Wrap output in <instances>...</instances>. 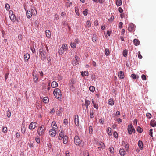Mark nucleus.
Masks as SVG:
<instances>
[{
    "label": "nucleus",
    "mask_w": 156,
    "mask_h": 156,
    "mask_svg": "<svg viewBox=\"0 0 156 156\" xmlns=\"http://www.w3.org/2000/svg\"><path fill=\"white\" fill-rule=\"evenodd\" d=\"M41 48L39 50V55L42 60L44 61L46 57V55L47 53L45 51L44 49L43 48L44 46L43 45H41Z\"/></svg>",
    "instance_id": "f257e3e1"
},
{
    "label": "nucleus",
    "mask_w": 156,
    "mask_h": 156,
    "mask_svg": "<svg viewBox=\"0 0 156 156\" xmlns=\"http://www.w3.org/2000/svg\"><path fill=\"white\" fill-rule=\"evenodd\" d=\"M53 94L56 98L61 101L62 98V95L61 94V90L59 88L55 89Z\"/></svg>",
    "instance_id": "f03ea898"
},
{
    "label": "nucleus",
    "mask_w": 156,
    "mask_h": 156,
    "mask_svg": "<svg viewBox=\"0 0 156 156\" xmlns=\"http://www.w3.org/2000/svg\"><path fill=\"white\" fill-rule=\"evenodd\" d=\"M37 12L36 9H31L30 10L27 11L26 15L28 18H30L32 15L35 16L37 14Z\"/></svg>",
    "instance_id": "7ed1b4c3"
},
{
    "label": "nucleus",
    "mask_w": 156,
    "mask_h": 156,
    "mask_svg": "<svg viewBox=\"0 0 156 156\" xmlns=\"http://www.w3.org/2000/svg\"><path fill=\"white\" fill-rule=\"evenodd\" d=\"M68 50L67 45V44H63L62 46L60 48V49L59 50L58 53L59 55H62L65 51H67Z\"/></svg>",
    "instance_id": "20e7f679"
},
{
    "label": "nucleus",
    "mask_w": 156,
    "mask_h": 156,
    "mask_svg": "<svg viewBox=\"0 0 156 156\" xmlns=\"http://www.w3.org/2000/svg\"><path fill=\"white\" fill-rule=\"evenodd\" d=\"M128 133L129 134H131L133 133H135V130L134 127L132 125H129L127 129Z\"/></svg>",
    "instance_id": "39448f33"
},
{
    "label": "nucleus",
    "mask_w": 156,
    "mask_h": 156,
    "mask_svg": "<svg viewBox=\"0 0 156 156\" xmlns=\"http://www.w3.org/2000/svg\"><path fill=\"white\" fill-rule=\"evenodd\" d=\"M32 75L34 77V82L35 83L38 82V75L35 71H33Z\"/></svg>",
    "instance_id": "423d86ee"
},
{
    "label": "nucleus",
    "mask_w": 156,
    "mask_h": 156,
    "mask_svg": "<svg viewBox=\"0 0 156 156\" xmlns=\"http://www.w3.org/2000/svg\"><path fill=\"white\" fill-rule=\"evenodd\" d=\"M80 140L79 137L77 136H76L74 138V142L76 145H80Z\"/></svg>",
    "instance_id": "0eeeda50"
},
{
    "label": "nucleus",
    "mask_w": 156,
    "mask_h": 156,
    "mask_svg": "<svg viewBox=\"0 0 156 156\" xmlns=\"http://www.w3.org/2000/svg\"><path fill=\"white\" fill-rule=\"evenodd\" d=\"M44 126H41L37 130L38 134L39 135H42L44 132Z\"/></svg>",
    "instance_id": "6e6552de"
},
{
    "label": "nucleus",
    "mask_w": 156,
    "mask_h": 156,
    "mask_svg": "<svg viewBox=\"0 0 156 156\" xmlns=\"http://www.w3.org/2000/svg\"><path fill=\"white\" fill-rule=\"evenodd\" d=\"M37 123L34 122H31L29 126V128L30 129H33L35 127H37Z\"/></svg>",
    "instance_id": "1a4fd4ad"
},
{
    "label": "nucleus",
    "mask_w": 156,
    "mask_h": 156,
    "mask_svg": "<svg viewBox=\"0 0 156 156\" xmlns=\"http://www.w3.org/2000/svg\"><path fill=\"white\" fill-rule=\"evenodd\" d=\"M13 12L10 11L9 12V17L10 20L14 22L16 20V16L14 14H13Z\"/></svg>",
    "instance_id": "9d476101"
},
{
    "label": "nucleus",
    "mask_w": 156,
    "mask_h": 156,
    "mask_svg": "<svg viewBox=\"0 0 156 156\" xmlns=\"http://www.w3.org/2000/svg\"><path fill=\"white\" fill-rule=\"evenodd\" d=\"M134 28L135 25L133 23L129 24L128 28V30L129 32H132L134 30Z\"/></svg>",
    "instance_id": "9b49d317"
},
{
    "label": "nucleus",
    "mask_w": 156,
    "mask_h": 156,
    "mask_svg": "<svg viewBox=\"0 0 156 156\" xmlns=\"http://www.w3.org/2000/svg\"><path fill=\"white\" fill-rule=\"evenodd\" d=\"M74 122L75 125L77 126H79V119L78 118V115H76L75 116Z\"/></svg>",
    "instance_id": "f8f14e48"
},
{
    "label": "nucleus",
    "mask_w": 156,
    "mask_h": 156,
    "mask_svg": "<svg viewBox=\"0 0 156 156\" xmlns=\"http://www.w3.org/2000/svg\"><path fill=\"white\" fill-rule=\"evenodd\" d=\"M56 132L55 129H51L49 131V134L52 136H54L56 135Z\"/></svg>",
    "instance_id": "ddd939ff"
},
{
    "label": "nucleus",
    "mask_w": 156,
    "mask_h": 156,
    "mask_svg": "<svg viewBox=\"0 0 156 156\" xmlns=\"http://www.w3.org/2000/svg\"><path fill=\"white\" fill-rule=\"evenodd\" d=\"M118 76L121 79H124L125 76L123 72L122 71H120L118 73Z\"/></svg>",
    "instance_id": "4468645a"
},
{
    "label": "nucleus",
    "mask_w": 156,
    "mask_h": 156,
    "mask_svg": "<svg viewBox=\"0 0 156 156\" xmlns=\"http://www.w3.org/2000/svg\"><path fill=\"white\" fill-rule=\"evenodd\" d=\"M76 80L75 79L72 78L69 81V85H73L74 84L76 83Z\"/></svg>",
    "instance_id": "2eb2a0df"
},
{
    "label": "nucleus",
    "mask_w": 156,
    "mask_h": 156,
    "mask_svg": "<svg viewBox=\"0 0 156 156\" xmlns=\"http://www.w3.org/2000/svg\"><path fill=\"white\" fill-rule=\"evenodd\" d=\"M24 60L25 61H27L30 58V55L29 54L26 53L24 55Z\"/></svg>",
    "instance_id": "dca6fc26"
},
{
    "label": "nucleus",
    "mask_w": 156,
    "mask_h": 156,
    "mask_svg": "<svg viewBox=\"0 0 156 156\" xmlns=\"http://www.w3.org/2000/svg\"><path fill=\"white\" fill-rule=\"evenodd\" d=\"M138 146L141 150L143 149V144L142 141L139 140L138 142Z\"/></svg>",
    "instance_id": "f3484780"
},
{
    "label": "nucleus",
    "mask_w": 156,
    "mask_h": 156,
    "mask_svg": "<svg viewBox=\"0 0 156 156\" xmlns=\"http://www.w3.org/2000/svg\"><path fill=\"white\" fill-rule=\"evenodd\" d=\"M150 125L153 127H154L156 126V121L155 120H152L150 122Z\"/></svg>",
    "instance_id": "a211bd4d"
},
{
    "label": "nucleus",
    "mask_w": 156,
    "mask_h": 156,
    "mask_svg": "<svg viewBox=\"0 0 156 156\" xmlns=\"http://www.w3.org/2000/svg\"><path fill=\"white\" fill-rule=\"evenodd\" d=\"M62 139L63 143L65 144H67L68 142V136L66 135H65L64 137H62Z\"/></svg>",
    "instance_id": "6ab92c4d"
},
{
    "label": "nucleus",
    "mask_w": 156,
    "mask_h": 156,
    "mask_svg": "<svg viewBox=\"0 0 156 156\" xmlns=\"http://www.w3.org/2000/svg\"><path fill=\"white\" fill-rule=\"evenodd\" d=\"M133 43L135 46H137L139 45L140 42L138 39H135L133 40Z\"/></svg>",
    "instance_id": "aec40b11"
},
{
    "label": "nucleus",
    "mask_w": 156,
    "mask_h": 156,
    "mask_svg": "<svg viewBox=\"0 0 156 156\" xmlns=\"http://www.w3.org/2000/svg\"><path fill=\"white\" fill-rule=\"evenodd\" d=\"M46 36L48 38H50L51 36V34L50 31L49 30H46L45 31Z\"/></svg>",
    "instance_id": "412c9836"
},
{
    "label": "nucleus",
    "mask_w": 156,
    "mask_h": 156,
    "mask_svg": "<svg viewBox=\"0 0 156 156\" xmlns=\"http://www.w3.org/2000/svg\"><path fill=\"white\" fill-rule=\"evenodd\" d=\"M119 152L121 156H124L125 154V151L123 149H120Z\"/></svg>",
    "instance_id": "4be33fe9"
},
{
    "label": "nucleus",
    "mask_w": 156,
    "mask_h": 156,
    "mask_svg": "<svg viewBox=\"0 0 156 156\" xmlns=\"http://www.w3.org/2000/svg\"><path fill=\"white\" fill-rule=\"evenodd\" d=\"M51 86L53 88H55L57 87L58 83L56 81H53L52 82Z\"/></svg>",
    "instance_id": "5701e85b"
},
{
    "label": "nucleus",
    "mask_w": 156,
    "mask_h": 156,
    "mask_svg": "<svg viewBox=\"0 0 156 156\" xmlns=\"http://www.w3.org/2000/svg\"><path fill=\"white\" fill-rule=\"evenodd\" d=\"M90 117L91 118H92L94 117V111L93 109H90Z\"/></svg>",
    "instance_id": "b1692460"
},
{
    "label": "nucleus",
    "mask_w": 156,
    "mask_h": 156,
    "mask_svg": "<svg viewBox=\"0 0 156 156\" xmlns=\"http://www.w3.org/2000/svg\"><path fill=\"white\" fill-rule=\"evenodd\" d=\"M90 104V101L88 100H86L85 103V106H86V109H87L88 108V105Z\"/></svg>",
    "instance_id": "393cba45"
},
{
    "label": "nucleus",
    "mask_w": 156,
    "mask_h": 156,
    "mask_svg": "<svg viewBox=\"0 0 156 156\" xmlns=\"http://www.w3.org/2000/svg\"><path fill=\"white\" fill-rule=\"evenodd\" d=\"M43 102H44L45 103H47L49 102V100L48 97H44L43 99Z\"/></svg>",
    "instance_id": "a878e982"
},
{
    "label": "nucleus",
    "mask_w": 156,
    "mask_h": 156,
    "mask_svg": "<svg viewBox=\"0 0 156 156\" xmlns=\"http://www.w3.org/2000/svg\"><path fill=\"white\" fill-rule=\"evenodd\" d=\"M114 101L112 99H110L108 100V103L111 106H112L114 104Z\"/></svg>",
    "instance_id": "bb28decb"
},
{
    "label": "nucleus",
    "mask_w": 156,
    "mask_h": 156,
    "mask_svg": "<svg viewBox=\"0 0 156 156\" xmlns=\"http://www.w3.org/2000/svg\"><path fill=\"white\" fill-rule=\"evenodd\" d=\"M52 127L53 129H55L57 128V126L55 122H52Z\"/></svg>",
    "instance_id": "cd10ccee"
},
{
    "label": "nucleus",
    "mask_w": 156,
    "mask_h": 156,
    "mask_svg": "<svg viewBox=\"0 0 156 156\" xmlns=\"http://www.w3.org/2000/svg\"><path fill=\"white\" fill-rule=\"evenodd\" d=\"M107 132L109 135H111L112 134V129L110 128H108Z\"/></svg>",
    "instance_id": "c85d7f7f"
},
{
    "label": "nucleus",
    "mask_w": 156,
    "mask_h": 156,
    "mask_svg": "<svg viewBox=\"0 0 156 156\" xmlns=\"http://www.w3.org/2000/svg\"><path fill=\"white\" fill-rule=\"evenodd\" d=\"M128 54V51L126 49L124 50L123 51V55L125 57H126L127 56Z\"/></svg>",
    "instance_id": "c756f323"
},
{
    "label": "nucleus",
    "mask_w": 156,
    "mask_h": 156,
    "mask_svg": "<svg viewBox=\"0 0 156 156\" xmlns=\"http://www.w3.org/2000/svg\"><path fill=\"white\" fill-rule=\"evenodd\" d=\"M105 53L106 55H109L110 54L109 50L107 48L105 49Z\"/></svg>",
    "instance_id": "7c9ffc66"
},
{
    "label": "nucleus",
    "mask_w": 156,
    "mask_h": 156,
    "mask_svg": "<svg viewBox=\"0 0 156 156\" xmlns=\"http://www.w3.org/2000/svg\"><path fill=\"white\" fill-rule=\"evenodd\" d=\"M89 90L92 92H94L95 90V88L93 86H90L89 88Z\"/></svg>",
    "instance_id": "2f4dec72"
},
{
    "label": "nucleus",
    "mask_w": 156,
    "mask_h": 156,
    "mask_svg": "<svg viewBox=\"0 0 156 156\" xmlns=\"http://www.w3.org/2000/svg\"><path fill=\"white\" fill-rule=\"evenodd\" d=\"M81 75L83 76H88L89 75V73L87 71H84L83 73H82Z\"/></svg>",
    "instance_id": "473e14b6"
},
{
    "label": "nucleus",
    "mask_w": 156,
    "mask_h": 156,
    "mask_svg": "<svg viewBox=\"0 0 156 156\" xmlns=\"http://www.w3.org/2000/svg\"><path fill=\"white\" fill-rule=\"evenodd\" d=\"M89 133L90 134H93V129L91 126H89Z\"/></svg>",
    "instance_id": "72a5a7b5"
},
{
    "label": "nucleus",
    "mask_w": 156,
    "mask_h": 156,
    "mask_svg": "<svg viewBox=\"0 0 156 156\" xmlns=\"http://www.w3.org/2000/svg\"><path fill=\"white\" fill-rule=\"evenodd\" d=\"M122 1H116V4L118 6H120L122 4Z\"/></svg>",
    "instance_id": "f704fd0d"
},
{
    "label": "nucleus",
    "mask_w": 156,
    "mask_h": 156,
    "mask_svg": "<svg viewBox=\"0 0 156 156\" xmlns=\"http://www.w3.org/2000/svg\"><path fill=\"white\" fill-rule=\"evenodd\" d=\"M60 136V137H63L64 136H65L64 135V132L62 130L61 132L60 133L59 135Z\"/></svg>",
    "instance_id": "c9c22d12"
},
{
    "label": "nucleus",
    "mask_w": 156,
    "mask_h": 156,
    "mask_svg": "<svg viewBox=\"0 0 156 156\" xmlns=\"http://www.w3.org/2000/svg\"><path fill=\"white\" fill-rule=\"evenodd\" d=\"M136 130L139 133H142L143 131L142 129L139 126H138L137 127Z\"/></svg>",
    "instance_id": "e433bc0d"
},
{
    "label": "nucleus",
    "mask_w": 156,
    "mask_h": 156,
    "mask_svg": "<svg viewBox=\"0 0 156 156\" xmlns=\"http://www.w3.org/2000/svg\"><path fill=\"white\" fill-rule=\"evenodd\" d=\"M70 46L71 47L73 48H76V44L74 42H71V43L70 44Z\"/></svg>",
    "instance_id": "4c0bfd02"
},
{
    "label": "nucleus",
    "mask_w": 156,
    "mask_h": 156,
    "mask_svg": "<svg viewBox=\"0 0 156 156\" xmlns=\"http://www.w3.org/2000/svg\"><path fill=\"white\" fill-rule=\"evenodd\" d=\"M110 151L113 154L114 152V148L112 147H111L109 148Z\"/></svg>",
    "instance_id": "58836bf2"
},
{
    "label": "nucleus",
    "mask_w": 156,
    "mask_h": 156,
    "mask_svg": "<svg viewBox=\"0 0 156 156\" xmlns=\"http://www.w3.org/2000/svg\"><path fill=\"white\" fill-rule=\"evenodd\" d=\"M99 144L102 148L103 149L105 148V145L102 142H100V143H99Z\"/></svg>",
    "instance_id": "ea45409f"
},
{
    "label": "nucleus",
    "mask_w": 156,
    "mask_h": 156,
    "mask_svg": "<svg viewBox=\"0 0 156 156\" xmlns=\"http://www.w3.org/2000/svg\"><path fill=\"white\" fill-rule=\"evenodd\" d=\"M129 144L127 143L125 145V149H126V151H128V149H129Z\"/></svg>",
    "instance_id": "a19ab883"
},
{
    "label": "nucleus",
    "mask_w": 156,
    "mask_h": 156,
    "mask_svg": "<svg viewBox=\"0 0 156 156\" xmlns=\"http://www.w3.org/2000/svg\"><path fill=\"white\" fill-rule=\"evenodd\" d=\"M72 4V3L70 2H68L66 3V5L67 7H70V6Z\"/></svg>",
    "instance_id": "79ce46f5"
},
{
    "label": "nucleus",
    "mask_w": 156,
    "mask_h": 156,
    "mask_svg": "<svg viewBox=\"0 0 156 156\" xmlns=\"http://www.w3.org/2000/svg\"><path fill=\"white\" fill-rule=\"evenodd\" d=\"M5 6L6 9L8 11L10 9V6L8 4H6L5 5Z\"/></svg>",
    "instance_id": "37998d69"
},
{
    "label": "nucleus",
    "mask_w": 156,
    "mask_h": 156,
    "mask_svg": "<svg viewBox=\"0 0 156 156\" xmlns=\"http://www.w3.org/2000/svg\"><path fill=\"white\" fill-rule=\"evenodd\" d=\"M86 25L88 27H89L91 26V23L89 21H87V22Z\"/></svg>",
    "instance_id": "c03bdc74"
},
{
    "label": "nucleus",
    "mask_w": 156,
    "mask_h": 156,
    "mask_svg": "<svg viewBox=\"0 0 156 156\" xmlns=\"http://www.w3.org/2000/svg\"><path fill=\"white\" fill-rule=\"evenodd\" d=\"M11 113L10 111H8L7 112V115L8 117L9 118L10 117Z\"/></svg>",
    "instance_id": "a18cd8bd"
},
{
    "label": "nucleus",
    "mask_w": 156,
    "mask_h": 156,
    "mask_svg": "<svg viewBox=\"0 0 156 156\" xmlns=\"http://www.w3.org/2000/svg\"><path fill=\"white\" fill-rule=\"evenodd\" d=\"M88 12V10L87 9H86L83 12V13L84 16H86L87 15Z\"/></svg>",
    "instance_id": "49530a36"
},
{
    "label": "nucleus",
    "mask_w": 156,
    "mask_h": 156,
    "mask_svg": "<svg viewBox=\"0 0 156 156\" xmlns=\"http://www.w3.org/2000/svg\"><path fill=\"white\" fill-rule=\"evenodd\" d=\"M123 23L122 22H119V27L121 29L122 27V25H123Z\"/></svg>",
    "instance_id": "de8ad7c7"
},
{
    "label": "nucleus",
    "mask_w": 156,
    "mask_h": 156,
    "mask_svg": "<svg viewBox=\"0 0 156 156\" xmlns=\"http://www.w3.org/2000/svg\"><path fill=\"white\" fill-rule=\"evenodd\" d=\"M146 116L148 118H151L152 116L151 115V114H150L149 113H147L146 114Z\"/></svg>",
    "instance_id": "09e8293b"
},
{
    "label": "nucleus",
    "mask_w": 156,
    "mask_h": 156,
    "mask_svg": "<svg viewBox=\"0 0 156 156\" xmlns=\"http://www.w3.org/2000/svg\"><path fill=\"white\" fill-rule=\"evenodd\" d=\"M25 131H26L25 128L24 127H23V128H21V131L22 133H25Z\"/></svg>",
    "instance_id": "8fccbe9b"
},
{
    "label": "nucleus",
    "mask_w": 156,
    "mask_h": 156,
    "mask_svg": "<svg viewBox=\"0 0 156 156\" xmlns=\"http://www.w3.org/2000/svg\"><path fill=\"white\" fill-rule=\"evenodd\" d=\"M114 136V137L115 138H118V135L117 132L116 131H115L114 133L113 134Z\"/></svg>",
    "instance_id": "3c124183"
},
{
    "label": "nucleus",
    "mask_w": 156,
    "mask_h": 156,
    "mask_svg": "<svg viewBox=\"0 0 156 156\" xmlns=\"http://www.w3.org/2000/svg\"><path fill=\"white\" fill-rule=\"evenodd\" d=\"M68 123V121L67 119H65L63 121V124L65 125H67Z\"/></svg>",
    "instance_id": "603ef678"
},
{
    "label": "nucleus",
    "mask_w": 156,
    "mask_h": 156,
    "mask_svg": "<svg viewBox=\"0 0 156 156\" xmlns=\"http://www.w3.org/2000/svg\"><path fill=\"white\" fill-rule=\"evenodd\" d=\"M153 129H151L150 130V132L149 134L150 135V136L151 137H153V132H152Z\"/></svg>",
    "instance_id": "864d4df0"
},
{
    "label": "nucleus",
    "mask_w": 156,
    "mask_h": 156,
    "mask_svg": "<svg viewBox=\"0 0 156 156\" xmlns=\"http://www.w3.org/2000/svg\"><path fill=\"white\" fill-rule=\"evenodd\" d=\"M141 78L143 80H145L146 79V76L144 74H143L141 76Z\"/></svg>",
    "instance_id": "5fc2aeb1"
},
{
    "label": "nucleus",
    "mask_w": 156,
    "mask_h": 156,
    "mask_svg": "<svg viewBox=\"0 0 156 156\" xmlns=\"http://www.w3.org/2000/svg\"><path fill=\"white\" fill-rule=\"evenodd\" d=\"M70 90L72 91H74L75 90V88L73 85L69 86Z\"/></svg>",
    "instance_id": "6e6d98bb"
},
{
    "label": "nucleus",
    "mask_w": 156,
    "mask_h": 156,
    "mask_svg": "<svg viewBox=\"0 0 156 156\" xmlns=\"http://www.w3.org/2000/svg\"><path fill=\"white\" fill-rule=\"evenodd\" d=\"M131 77L134 79H135L136 78V76L135 74H132L131 75Z\"/></svg>",
    "instance_id": "4d7b16f0"
},
{
    "label": "nucleus",
    "mask_w": 156,
    "mask_h": 156,
    "mask_svg": "<svg viewBox=\"0 0 156 156\" xmlns=\"http://www.w3.org/2000/svg\"><path fill=\"white\" fill-rule=\"evenodd\" d=\"M75 8H76L75 10V12L76 13L77 15H79V9H77V8H76V7H75Z\"/></svg>",
    "instance_id": "13d9d810"
},
{
    "label": "nucleus",
    "mask_w": 156,
    "mask_h": 156,
    "mask_svg": "<svg viewBox=\"0 0 156 156\" xmlns=\"http://www.w3.org/2000/svg\"><path fill=\"white\" fill-rule=\"evenodd\" d=\"M93 106L94 107V108H96L97 109H98V106L97 104L95 103L93 104Z\"/></svg>",
    "instance_id": "bf43d9fd"
},
{
    "label": "nucleus",
    "mask_w": 156,
    "mask_h": 156,
    "mask_svg": "<svg viewBox=\"0 0 156 156\" xmlns=\"http://www.w3.org/2000/svg\"><path fill=\"white\" fill-rule=\"evenodd\" d=\"M7 129L6 127H4L2 129V131L4 133H6L7 131Z\"/></svg>",
    "instance_id": "052dcab7"
},
{
    "label": "nucleus",
    "mask_w": 156,
    "mask_h": 156,
    "mask_svg": "<svg viewBox=\"0 0 156 156\" xmlns=\"http://www.w3.org/2000/svg\"><path fill=\"white\" fill-rule=\"evenodd\" d=\"M55 108H54L50 111V113H51V114H52L53 113H54L55 112Z\"/></svg>",
    "instance_id": "680f3d73"
},
{
    "label": "nucleus",
    "mask_w": 156,
    "mask_h": 156,
    "mask_svg": "<svg viewBox=\"0 0 156 156\" xmlns=\"http://www.w3.org/2000/svg\"><path fill=\"white\" fill-rule=\"evenodd\" d=\"M138 57L139 58V59H141L142 58V56L140 54V51H139L138 52Z\"/></svg>",
    "instance_id": "e2e57ef3"
},
{
    "label": "nucleus",
    "mask_w": 156,
    "mask_h": 156,
    "mask_svg": "<svg viewBox=\"0 0 156 156\" xmlns=\"http://www.w3.org/2000/svg\"><path fill=\"white\" fill-rule=\"evenodd\" d=\"M95 35H93V37L92 38V41L94 42H95L96 41L95 37Z\"/></svg>",
    "instance_id": "0e129e2a"
},
{
    "label": "nucleus",
    "mask_w": 156,
    "mask_h": 156,
    "mask_svg": "<svg viewBox=\"0 0 156 156\" xmlns=\"http://www.w3.org/2000/svg\"><path fill=\"white\" fill-rule=\"evenodd\" d=\"M114 17L113 16H112L111 17V18L110 19H109L108 20L109 22H111V21H112V20H113L114 19Z\"/></svg>",
    "instance_id": "69168bd1"
},
{
    "label": "nucleus",
    "mask_w": 156,
    "mask_h": 156,
    "mask_svg": "<svg viewBox=\"0 0 156 156\" xmlns=\"http://www.w3.org/2000/svg\"><path fill=\"white\" fill-rule=\"evenodd\" d=\"M118 10L119 12L120 13H122L123 11V9L121 7H119L118 8Z\"/></svg>",
    "instance_id": "338daca9"
},
{
    "label": "nucleus",
    "mask_w": 156,
    "mask_h": 156,
    "mask_svg": "<svg viewBox=\"0 0 156 156\" xmlns=\"http://www.w3.org/2000/svg\"><path fill=\"white\" fill-rule=\"evenodd\" d=\"M35 24L37 26H38L39 24V22L38 20H36L34 22Z\"/></svg>",
    "instance_id": "774afa93"
}]
</instances>
